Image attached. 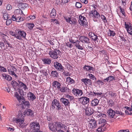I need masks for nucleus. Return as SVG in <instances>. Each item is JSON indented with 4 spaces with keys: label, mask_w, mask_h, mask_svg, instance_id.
Wrapping results in <instances>:
<instances>
[{
    "label": "nucleus",
    "mask_w": 132,
    "mask_h": 132,
    "mask_svg": "<svg viewBox=\"0 0 132 132\" xmlns=\"http://www.w3.org/2000/svg\"><path fill=\"white\" fill-rule=\"evenodd\" d=\"M52 86L55 87L58 90L60 91L61 92H64L67 91L68 88L67 87H62L61 84L59 82L54 81L52 84Z\"/></svg>",
    "instance_id": "obj_1"
},
{
    "label": "nucleus",
    "mask_w": 132,
    "mask_h": 132,
    "mask_svg": "<svg viewBox=\"0 0 132 132\" xmlns=\"http://www.w3.org/2000/svg\"><path fill=\"white\" fill-rule=\"evenodd\" d=\"M25 116L24 114L23 115L21 112L19 113L18 117L17 118H13V121L18 124H19V127H21L24 121V118Z\"/></svg>",
    "instance_id": "obj_2"
},
{
    "label": "nucleus",
    "mask_w": 132,
    "mask_h": 132,
    "mask_svg": "<svg viewBox=\"0 0 132 132\" xmlns=\"http://www.w3.org/2000/svg\"><path fill=\"white\" fill-rule=\"evenodd\" d=\"M29 132H42L40 130L39 123L35 121L31 122L30 125Z\"/></svg>",
    "instance_id": "obj_3"
},
{
    "label": "nucleus",
    "mask_w": 132,
    "mask_h": 132,
    "mask_svg": "<svg viewBox=\"0 0 132 132\" xmlns=\"http://www.w3.org/2000/svg\"><path fill=\"white\" fill-rule=\"evenodd\" d=\"M61 53L59 50L55 49L54 50H51L49 52V55L52 58L54 59H57Z\"/></svg>",
    "instance_id": "obj_4"
},
{
    "label": "nucleus",
    "mask_w": 132,
    "mask_h": 132,
    "mask_svg": "<svg viewBox=\"0 0 132 132\" xmlns=\"http://www.w3.org/2000/svg\"><path fill=\"white\" fill-rule=\"evenodd\" d=\"M88 14L90 18H93L94 21H95L94 20L95 19H98L100 17L99 13L95 10L90 11Z\"/></svg>",
    "instance_id": "obj_5"
},
{
    "label": "nucleus",
    "mask_w": 132,
    "mask_h": 132,
    "mask_svg": "<svg viewBox=\"0 0 132 132\" xmlns=\"http://www.w3.org/2000/svg\"><path fill=\"white\" fill-rule=\"evenodd\" d=\"M0 35L2 38V41L4 42V43L7 44L6 46L7 47H9L11 45L8 42L9 37L5 34L2 32L0 33Z\"/></svg>",
    "instance_id": "obj_6"
},
{
    "label": "nucleus",
    "mask_w": 132,
    "mask_h": 132,
    "mask_svg": "<svg viewBox=\"0 0 132 132\" xmlns=\"http://www.w3.org/2000/svg\"><path fill=\"white\" fill-rule=\"evenodd\" d=\"M78 21L79 23L81 26H85V27L86 26L87 21L85 17L81 15H79Z\"/></svg>",
    "instance_id": "obj_7"
},
{
    "label": "nucleus",
    "mask_w": 132,
    "mask_h": 132,
    "mask_svg": "<svg viewBox=\"0 0 132 132\" xmlns=\"http://www.w3.org/2000/svg\"><path fill=\"white\" fill-rule=\"evenodd\" d=\"M54 67L57 71H60L61 72H63L64 73V68L63 67L62 65L57 62H55L54 63Z\"/></svg>",
    "instance_id": "obj_8"
},
{
    "label": "nucleus",
    "mask_w": 132,
    "mask_h": 132,
    "mask_svg": "<svg viewBox=\"0 0 132 132\" xmlns=\"http://www.w3.org/2000/svg\"><path fill=\"white\" fill-rule=\"evenodd\" d=\"M79 39L82 43H83L89 44L90 43V40L88 38L85 36H80Z\"/></svg>",
    "instance_id": "obj_9"
},
{
    "label": "nucleus",
    "mask_w": 132,
    "mask_h": 132,
    "mask_svg": "<svg viewBox=\"0 0 132 132\" xmlns=\"http://www.w3.org/2000/svg\"><path fill=\"white\" fill-rule=\"evenodd\" d=\"M72 93L75 95L79 97L81 96L83 94L82 90L75 88L72 90Z\"/></svg>",
    "instance_id": "obj_10"
},
{
    "label": "nucleus",
    "mask_w": 132,
    "mask_h": 132,
    "mask_svg": "<svg viewBox=\"0 0 132 132\" xmlns=\"http://www.w3.org/2000/svg\"><path fill=\"white\" fill-rule=\"evenodd\" d=\"M11 19L13 21H16L17 22H21L23 20L21 15H13Z\"/></svg>",
    "instance_id": "obj_11"
},
{
    "label": "nucleus",
    "mask_w": 132,
    "mask_h": 132,
    "mask_svg": "<svg viewBox=\"0 0 132 132\" xmlns=\"http://www.w3.org/2000/svg\"><path fill=\"white\" fill-rule=\"evenodd\" d=\"M88 35L90 38L93 41L98 42V39L97 36L94 32H90L88 34Z\"/></svg>",
    "instance_id": "obj_12"
},
{
    "label": "nucleus",
    "mask_w": 132,
    "mask_h": 132,
    "mask_svg": "<svg viewBox=\"0 0 132 132\" xmlns=\"http://www.w3.org/2000/svg\"><path fill=\"white\" fill-rule=\"evenodd\" d=\"M60 101L66 107L69 106L70 103L69 100L64 98H61L60 99Z\"/></svg>",
    "instance_id": "obj_13"
},
{
    "label": "nucleus",
    "mask_w": 132,
    "mask_h": 132,
    "mask_svg": "<svg viewBox=\"0 0 132 132\" xmlns=\"http://www.w3.org/2000/svg\"><path fill=\"white\" fill-rule=\"evenodd\" d=\"M16 34L23 38H25L26 35V32L23 31H22L20 29H16L15 31Z\"/></svg>",
    "instance_id": "obj_14"
},
{
    "label": "nucleus",
    "mask_w": 132,
    "mask_h": 132,
    "mask_svg": "<svg viewBox=\"0 0 132 132\" xmlns=\"http://www.w3.org/2000/svg\"><path fill=\"white\" fill-rule=\"evenodd\" d=\"M80 101L83 104H85L89 103V98L86 97H82L80 98Z\"/></svg>",
    "instance_id": "obj_15"
},
{
    "label": "nucleus",
    "mask_w": 132,
    "mask_h": 132,
    "mask_svg": "<svg viewBox=\"0 0 132 132\" xmlns=\"http://www.w3.org/2000/svg\"><path fill=\"white\" fill-rule=\"evenodd\" d=\"M75 45L76 47L79 49L82 50L83 49V44L80 41H76V42Z\"/></svg>",
    "instance_id": "obj_16"
},
{
    "label": "nucleus",
    "mask_w": 132,
    "mask_h": 132,
    "mask_svg": "<svg viewBox=\"0 0 132 132\" xmlns=\"http://www.w3.org/2000/svg\"><path fill=\"white\" fill-rule=\"evenodd\" d=\"M81 81L86 86H88L92 85V81L90 79L86 78H84L81 79Z\"/></svg>",
    "instance_id": "obj_17"
},
{
    "label": "nucleus",
    "mask_w": 132,
    "mask_h": 132,
    "mask_svg": "<svg viewBox=\"0 0 132 132\" xmlns=\"http://www.w3.org/2000/svg\"><path fill=\"white\" fill-rule=\"evenodd\" d=\"M107 113H108L110 117L113 118L115 115L116 112L114 111L111 108H110L108 110Z\"/></svg>",
    "instance_id": "obj_18"
},
{
    "label": "nucleus",
    "mask_w": 132,
    "mask_h": 132,
    "mask_svg": "<svg viewBox=\"0 0 132 132\" xmlns=\"http://www.w3.org/2000/svg\"><path fill=\"white\" fill-rule=\"evenodd\" d=\"M48 127L52 131H55L57 130V129L56 125L53 123H49Z\"/></svg>",
    "instance_id": "obj_19"
},
{
    "label": "nucleus",
    "mask_w": 132,
    "mask_h": 132,
    "mask_svg": "<svg viewBox=\"0 0 132 132\" xmlns=\"http://www.w3.org/2000/svg\"><path fill=\"white\" fill-rule=\"evenodd\" d=\"M59 101L56 99H54L52 101V103L51 108L52 110H53L55 108V106L60 103Z\"/></svg>",
    "instance_id": "obj_20"
},
{
    "label": "nucleus",
    "mask_w": 132,
    "mask_h": 132,
    "mask_svg": "<svg viewBox=\"0 0 132 132\" xmlns=\"http://www.w3.org/2000/svg\"><path fill=\"white\" fill-rule=\"evenodd\" d=\"M94 111V110L90 108H88L86 110V113L87 115L90 116L92 114Z\"/></svg>",
    "instance_id": "obj_21"
},
{
    "label": "nucleus",
    "mask_w": 132,
    "mask_h": 132,
    "mask_svg": "<svg viewBox=\"0 0 132 132\" xmlns=\"http://www.w3.org/2000/svg\"><path fill=\"white\" fill-rule=\"evenodd\" d=\"M97 126L96 121L95 120L90 122L88 125V127L91 129H92L96 127Z\"/></svg>",
    "instance_id": "obj_22"
},
{
    "label": "nucleus",
    "mask_w": 132,
    "mask_h": 132,
    "mask_svg": "<svg viewBox=\"0 0 132 132\" xmlns=\"http://www.w3.org/2000/svg\"><path fill=\"white\" fill-rule=\"evenodd\" d=\"M26 114L27 116H34L33 111L30 109H27L24 112V114Z\"/></svg>",
    "instance_id": "obj_23"
},
{
    "label": "nucleus",
    "mask_w": 132,
    "mask_h": 132,
    "mask_svg": "<svg viewBox=\"0 0 132 132\" xmlns=\"http://www.w3.org/2000/svg\"><path fill=\"white\" fill-rule=\"evenodd\" d=\"M56 123L57 125V126L61 129L64 128V129L65 130L67 128V126L65 125L60 122H56Z\"/></svg>",
    "instance_id": "obj_24"
},
{
    "label": "nucleus",
    "mask_w": 132,
    "mask_h": 132,
    "mask_svg": "<svg viewBox=\"0 0 132 132\" xmlns=\"http://www.w3.org/2000/svg\"><path fill=\"white\" fill-rule=\"evenodd\" d=\"M14 13L15 15H24V14L23 13L22 11L20 9L15 10L14 11Z\"/></svg>",
    "instance_id": "obj_25"
},
{
    "label": "nucleus",
    "mask_w": 132,
    "mask_h": 132,
    "mask_svg": "<svg viewBox=\"0 0 132 132\" xmlns=\"http://www.w3.org/2000/svg\"><path fill=\"white\" fill-rule=\"evenodd\" d=\"M18 82L19 83V85L20 87H22L24 90H28V88L25 84L23 82L19 81H18Z\"/></svg>",
    "instance_id": "obj_26"
},
{
    "label": "nucleus",
    "mask_w": 132,
    "mask_h": 132,
    "mask_svg": "<svg viewBox=\"0 0 132 132\" xmlns=\"http://www.w3.org/2000/svg\"><path fill=\"white\" fill-rule=\"evenodd\" d=\"M83 69L85 71L90 72L93 70V68L89 65H85L83 67Z\"/></svg>",
    "instance_id": "obj_27"
},
{
    "label": "nucleus",
    "mask_w": 132,
    "mask_h": 132,
    "mask_svg": "<svg viewBox=\"0 0 132 132\" xmlns=\"http://www.w3.org/2000/svg\"><path fill=\"white\" fill-rule=\"evenodd\" d=\"M10 75L17 71L16 69L14 66H11L10 68H9L8 69Z\"/></svg>",
    "instance_id": "obj_28"
},
{
    "label": "nucleus",
    "mask_w": 132,
    "mask_h": 132,
    "mask_svg": "<svg viewBox=\"0 0 132 132\" xmlns=\"http://www.w3.org/2000/svg\"><path fill=\"white\" fill-rule=\"evenodd\" d=\"M28 96L30 98V100L33 101L36 99V97L34 94L32 93L29 92L28 94Z\"/></svg>",
    "instance_id": "obj_29"
},
{
    "label": "nucleus",
    "mask_w": 132,
    "mask_h": 132,
    "mask_svg": "<svg viewBox=\"0 0 132 132\" xmlns=\"http://www.w3.org/2000/svg\"><path fill=\"white\" fill-rule=\"evenodd\" d=\"M42 60L44 62V63L45 64H50L51 61L50 59L48 58L43 59Z\"/></svg>",
    "instance_id": "obj_30"
},
{
    "label": "nucleus",
    "mask_w": 132,
    "mask_h": 132,
    "mask_svg": "<svg viewBox=\"0 0 132 132\" xmlns=\"http://www.w3.org/2000/svg\"><path fill=\"white\" fill-rule=\"evenodd\" d=\"M18 6L20 8L24 9L28 7V4L26 3H19Z\"/></svg>",
    "instance_id": "obj_31"
},
{
    "label": "nucleus",
    "mask_w": 132,
    "mask_h": 132,
    "mask_svg": "<svg viewBox=\"0 0 132 132\" xmlns=\"http://www.w3.org/2000/svg\"><path fill=\"white\" fill-rule=\"evenodd\" d=\"M56 14V11L53 8L52 10L50 16L51 18H54L55 17Z\"/></svg>",
    "instance_id": "obj_32"
},
{
    "label": "nucleus",
    "mask_w": 132,
    "mask_h": 132,
    "mask_svg": "<svg viewBox=\"0 0 132 132\" xmlns=\"http://www.w3.org/2000/svg\"><path fill=\"white\" fill-rule=\"evenodd\" d=\"M106 120L104 118L100 119L99 120V124H102L101 126H105V125L106 124Z\"/></svg>",
    "instance_id": "obj_33"
},
{
    "label": "nucleus",
    "mask_w": 132,
    "mask_h": 132,
    "mask_svg": "<svg viewBox=\"0 0 132 132\" xmlns=\"http://www.w3.org/2000/svg\"><path fill=\"white\" fill-rule=\"evenodd\" d=\"M99 102L98 100L97 99L93 100L91 102L92 106H96L98 104Z\"/></svg>",
    "instance_id": "obj_34"
},
{
    "label": "nucleus",
    "mask_w": 132,
    "mask_h": 132,
    "mask_svg": "<svg viewBox=\"0 0 132 132\" xmlns=\"http://www.w3.org/2000/svg\"><path fill=\"white\" fill-rule=\"evenodd\" d=\"M2 75L3 77L6 80L10 81L12 79V77L4 73Z\"/></svg>",
    "instance_id": "obj_35"
},
{
    "label": "nucleus",
    "mask_w": 132,
    "mask_h": 132,
    "mask_svg": "<svg viewBox=\"0 0 132 132\" xmlns=\"http://www.w3.org/2000/svg\"><path fill=\"white\" fill-rule=\"evenodd\" d=\"M125 28L127 31L132 27V24L129 22H125Z\"/></svg>",
    "instance_id": "obj_36"
},
{
    "label": "nucleus",
    "mask_w": 132,
    "mask_h": 132,
    "mask_svg": "<svg viewBox=\"0 0 132 132\" xmlns=\"http://www.w3.org/2000/svg\"><path fill=\"white\" fill-rule=\"evenodd\" d=\"M106 126H101L96 129L97 132H103L105 129Z\"/></svg>",
    "instance_id": "obj_37"
},
{
    "label": "nucleus",
    "mask_w": 132,
    "mask_h": 132,
    "mask_svg": "<svg viewBox=\"0 0 132 132\" xmlns=\"http://www.w3.org/2000/svg\"><path fill=\"white\" fill-rule=\"evenodd\" d=\"M109 94L111 97H116L117 95L116 92L114 90H111L109 92Z\"/></svg>",
    "instance_id": "obj_38"
},
{
    "label": "nucleus",
    "mask_w": 132,
    "mask_h": 132,
    "mask_svg": "<svg viewBox=\"0 0 132 132\" xmlns=\"http://www.w3.org/2000/svg\"><path fill=\"white\" fill-rule=\"evenodd\" d=\"M22 102L24 105L26 106L25 107H26L27 108H29L30 104L28 101L24 100L22 101Z\"/></svg>",
    "instance_id": "obj_39"
},
{
    "label": "nucleus",
    "mask_w": 132,
    "mask_h": 132,
    "mask_svg": "<svg viewBox=\"0 0 132 132\" xmlns=\"http://www.w3.org/2000/svg\"><path fill=\"white\" fill-rule=\"evenodd\" d=\"M66 81L69 84H72L74 83V81L70 77L66 78Z\"/></svg>",
    "instance_id": "obj_40"
},
{
    "label": "nucleus",
    "mask_w": 132,
    "mask_h": 132,
    "mask_svg": "<svg viewBox=\"0 0 132 132\" xmlns=\"http://www.w3.org/2000/svg\"><path fill=\"white\" fill-rule=\"evenodd\" d=\"M107 103L110 107H112L114 104V102L112 99L108 100L107 101Z\"/></svg>",
    "instance_id": "obj_41"
},
{
    "label": "nucleus",
    "mask_w": 132,
    "mask_h": 132,
    "mask_svg": "<svg viewBox=\"0 0 132 132\" xmlns=\"http://www.w3.org/2000/svg\"><path fill=\"white\" fill-rule=\"evenodd\" d=\"M115 33L114 31L109 30L108 32V35L109 36L113 37L115 36Z\"/></svg>",
    "instance_id": "obj_42"
},
{
    "label": "nucleus",
    "mask_w": 132,
    "mask_h": 132,
    "mask_svg": "<svg viewBox=\"0 0 132 132\" xmlns=\"http://www.w3.org/2000/svg\"><path fill=\"white\" fill-rule=\"evenodd\" d=\"M106 80H107V82H110L115 80V78L114 76H111L107 78Z\"/></svg>",
    "instance_id": "obj_43"
},
{
    "label": "nucleus",
    "mask_w": 132,
    "mask_h": 132,
    "mask_svg": "<svg viewBox=\"0 0 132 132\" xmlns=\"http://www.w3.org/2000/svg\"><path fill=\"white\" fill-rule=\"evenodd\" d=\"M51 73L52 76L54 77H57L58 76V73L56 71H52Z\"/></svg>",
    "instance_id": "obj_44"
},
{
    "label": "nucleus",
    "mask_w": 132,
    "mask_h": 132,
    "mask_svg": "<svg viewBox=\"0 0 132 132\" xmlns=\"http://www.w3.org/2000/svg\"><path fill=\"white\" fill-rule=\"evenodd\" d=\"M96 117L98 118H105L106 117V115L104 114H103L102 113H100Z\"/></svg>",
    "instance_id": "obj_45"
},
{
    "label": "nucleus",
    "mask_w": 132,
    "mask_h": 132,
    "mask_svg": "<svg viewBox=\"0 0 132 132\" xmlns=\"http://www.w3.org/2000/svg\"><path fill=\"white\" fill-rule=\"evenodd\" d=\"M88 45L86 47V48L89 50V51H92L93 49V46L92 44H88Z\"/></svg>",
    "instance_id": "obj_46"
},
{
    "label": "nucleus",
    "mask_w": 132,
    "mask_h": 132,
    "mask_svg": "<svg viewBox=\"0 0 132 132\" xmlns=\"http://www.w3.org/2000/svg\"><path fill=\"white\" fill-rule=\"evenodd\" d=\"M66 98H68L69 101H71L74 99V97L72 96L69 95V94L65 95Z\"/></svg>",
    "instance_id": "obj_47"
},
{
    "label": "nucleus",
    "mask_w": 132,
    "mask_h": 132,
    "mask_svg": "<svg viewBox=\"0 0 132 132\" xmlns=\"http://www.w3.org/2000/svg\"><path fill=\"white\" fill-rule=\"evenodd\" d=\"M29 29L31 30L32 29L34 26V24L31 23H28L27 25Z\"/></svg>",
    "instance_id": "obj_48"
},
{
    "label": "nucleus",
    "mask_w": 132,
    "mask_h": 132,
    "mask_svg": "<svg viewBox=\"0 0 132 132\" xmlns=\"http://www.w3.org/2000/svg\"><path fill=\"white\" fill-rule=\"evenodd\" d=\"M14 96L19 101H20L21 99V96L19 95L17 92H16L15 93Z\"/></svg>",
    "instance_id": "obj_49"
},
{
    "label": "nucleus",
    "mask_w": 132,
    "mask_h": 132,
    "mask_svg": "<svg viewBox=\"0 0 132 132\" xmlns=\"http://www.w3.org/2000/svg\"><path fill=\"white\" fill-rule=\"evenodd\" d=\"M76 21V20L75 19L71 18L70 21H69V23L71 24L74 25Z\"/></svg>",
    "instance_id": "obj_50"
},
{
    "label": "nucleus",
    "mask_w": 132,
    "mask_h": 132,
    "mask_svg": "<svg viewBox=\"0 0 132 132\" xmlns=\"http://www.w3.org/2000/svg\"><path fill=\"white\" fill-rule=\"evenodd\" d=\"M101 17L104 23H105L107 22V21L106 20V18L104 15L102 14L101 15Z\"/></svg>",
    "instance_id": "obj_51"
},
{
    "label": "nucleus",
    "mask_w": 132,
    "mask_h": 132,
    "mask_svg": "<svg viewBox=\"0 0 132 132\" xmlns=\"http://www.w3.org/2000/svg\"><path fill=\"white\" fill-rule=\"evenodd\" d=\"M119 8L120 9V12L123 15L125 16V13L124 9L122 8L121 6H119Z\"/></svg>",
    "instance_id": "obj_52"
},
{
    "label": "nucleus",
    "mask_w": 132,
    "mask_h": 132,
    "mask_svg": "<svg viewBox=\"0 0 132 132\" xmlns=\"http://www.w3.org/2000/svg\"><path fill=\"white\" fill-rule=\"evenodd\" d=\"M82 6V4L79 2H77L76 4V6L77 8H80Z\"/></svg>",
    "instance_id": "obj_53"
},
{
    "label": "nucleus",
    "mask_w": 132,
    "mask_h": 132,
    "mask_svg": "<svg viewBox=\"0 0 132 132\" xmlns=\"http://www.w3.org/2000/svg\"><path fill=\"white\" fill-rule=\"evenodd\" d=\"M87 120L88 122H93V121L95 120L94 118L93 117H89L88 118H87Z\"/></svg>",
    "instance_id": "obj_54"
},
{
    "label": "nucleus",
    "mask_w": 132,
    "mask_h": 132,
    "mask_svg": "<svg viewBox=\"0 0 132 132\" xmlns=\"http://www.w3.org/2000/svg\"><path fill=\"white\" fill-rule=\"evenodd\" d=\"M96 83L99 85H102L104 84V82L100 80H98L96 82Z\"/></svg>",
    "instance_id": "obj_55"
},
{
    "label": "nucleus",
    "mask_w": 132,
    "mask_h": 132,
    "mask_svg": "<svg viewBox=\"0 0 132 132\" xmlns=\"http://www.w3.org/2000/svg\"><path fill=\"white\" fill-rule=\"evenodd\" d=\"M3 18L4 19L7 20L8 19V15L7 13H5L3 14Z\"/></svg>",
    "instance_id": "obj_56"
},
{
    "label": "nucleus",
    "mask_w": 132,
    "mask_h": 132,
    "mask_svg": "<svg viewBox=\"0 0 132 132\" xmlns=\"http://www.w3.org/2000/svg\"><path fill=\"white\" fill-rule=\"evenodd\" d=\"M88 76L89 77V78L90 79H92L93 80L95 79V80H96V78L95 77V76L93 75L92 74H89L88 75Z\"/></svg>",
    "instance_id": "obj_57"
},
{
    "label": "nucleus",
    "mask_w": 132,
    "mask_h": 132,
    "mask_svg": "<svg viewBox=\"0 0 132 132\" xmlns=\"http://www.w3.org/2000/svg\"><path fill=\"white\" fill-rule=\"evenodd\" d=\"M12 22V20L10 19L7 20L6 22V24L7 26L9 25Z\"/></svg>",
    "instance_id": "obj_58"
},
{
    "label": "nucleus",
    "mask_w": 132,
    "mask_h": 132,
    "mask_svg": "<svg viewBox=\"0 0 132 132\" xmlns=\"http://www.w3.org/2000/svg\"><path fill=\"white\" fill-rule=\"evenodd\" d=\"M13 82V84H12V85L13 87H14V86H18L19 85V83H18L16 81H15L14 80H13L12 81Z\"/></svg>",
    "instance_id": "obj_59"
},
{
    "label": "nucleus",
    "mask_w": 132,
    "mask_h": 132,
    "mask_svg": "<svg viewBox=\"0 0 132 132\" xmlns=\"http://www.w3.org/2000/svg\"><path fill=\"white\" fill-rule=\"evenodd\" d=\"M99 52L100 54L102 55H106V52L105 50L99 51Z\"/></svg>",
    "instance_id": "obj_60"
},
{
    "label": "nucleus",
    "mask_w": 132,
    "mask_h": 132,
    "mask_svg": "<svg viewBox=\"0 0 132 132\" xmlns=\"http://www.w3.org/2000/svg\"><path fill=\"white\" fill-rule=\"evenodd\" d=\"M120 38H121V41L122 42H123V44H125V42L127 41L123 37L120 36Z\"/></svg>",
    "instance_id": "obj_61"
},
{
    "label": "nucleus",
    "mask_w": 132,
    "mask_h": 132,
    "mask_svg": "<svg viewBox=\"0 0 132 132\" xmlns=\"http://www.w3.org/2000/svg\"><path fill=\"white\" fill-rule=\"evenodd\" d=\"M51 22L54 24H57L58 23V21L56 19H52L51 20Z\"/></svg>",
    "instance_id": "obj_62"
},
{
    "label": "nucleus",
    "mask_w": 132,
    "mask_h": 132,
    "mask_svg": "<svg viewBox=\"0 0 132 132\" xmlns=\"http://www.w3.org/2000/svg\"><path fill=\"white\" fill-rule=\"evenodd\" d=\"M0 71L3 72L6 71V69L1 65H0Z\"/></svg>",
    "instance_id": "obj_63"
},
{
    "label": "nucleus",
    "mask_w": 132,
    "mask_h": 132,
    "mask_svg": "<svg viewBox=\"0 0 132 132\" xmlns=\"http://www.w3.org/2000/svg\"><path fill=\"white\" fill-rule=\"evenodd\" d=\"M128 33L130 35H132V27L131 28H130L127 31Z\"/></svg>",
    "instance_id": "obj_64"
}]
</instances>
